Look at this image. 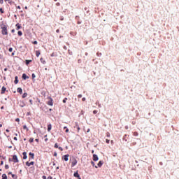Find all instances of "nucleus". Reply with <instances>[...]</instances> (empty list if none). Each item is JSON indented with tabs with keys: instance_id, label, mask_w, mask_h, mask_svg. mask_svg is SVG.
<instances>
[{
	"instance_id": "obj_1",
	"label": "nucleus",
	"mask_w": 179,
	"mask_h": 179,
	"mask_svg": "<svg viewBox=\"0 0 179 179\" xmlns=\"http://www.w3.org/2000/svg\"><path fill=\"white\" fill-rule=\"evenodd\" d=\"M1 29H2V31H1L2 34H3L5 36H7V34H8V29L6 28V26L2 27Z\"/></svg>"
},
{
	"instance_id": "obj_2",
	"label": "nucleus",
	"mask_w": 179,
	"mask_h": 179,
	"mask_svg": "<svg viewBox=\"0 0 179 179\" xmlns=\"http://www.w3.org/2000/svg\"><path fill=\"white\" fill-rule=\"evenodd\" d=\"M76 164H78V160H76V158H73L71 162V167H75Z\"/></svg>"
},
{
	"instance_id": "obj_3",
	"label": "nucleus",
	"mask_w": 179,
	"mask_h": 179,
	"mask_svg": "<svg viewBox=\"0 0 179 179\" xmlns=\"http://www.w3.org/2000/svg\"><path fill=\"white\" fill-rule=\"evenodd\" d=\"M13 160L14 163H19V159H17V155H13Z\"/></svg>"
},
{
	"instance_id": "obj_4",
	"label": "nucleus",
	"mask_w": 179,
	"mask_h": 179,
	"mask_svg": "<svg viewBox=\"0 0 179 179\" xmlns=\"http://www.w3.org/2000/svg\"><path fill=\"white\" fill-rule=\"evenodd\" d=\"M25 164L26 166H27V167H30V166H34V162H27Z\"/></svg>"
},
{
	"instance_id": "obj_5",
	"label": "nucleus",
	"mask_w": 179,
	"mask_h": 179,
	"mask_svg": "<svg viewBox=\"0 0 179 179\" xmlns=\"http://www.w3.org/2000/svg\"><path fill=\"white\" fill-rule=\"evenodd\" d=\"M73 176L76 177L78 179H82V178H80V175H79V173H78V171L74 173Z\"/></svg>"
},
{
	"instance_id": "obj_6",
	"label": "nucleus",
	"mask_w": 179,
	"mask_h": 179,
	"mask_svg": "<svg viewBox=\"0 0 179 179\" xmlns=\"http://www.w3.org/2000/svg\"><path fill=\"white\" fill-rule=\"evenodd\" d=\"M93 160L94 162H97V160H99V156H97V155L94 154L93 155Z\"/></svg>"
},
{
	"instance_id": "obj_7",
	"label": "nucleus",
	"mask_w": 179,
	"mask_h": 179,
	"mask_svg": "<svg viewBox=\"0 0 179 179\" xmlns=\"http://www.w3.org/2000/svg\"><path fill=\"white\" fill-rule=\"evenodd\" d=\"M69 155H66L63 157V159L65 162H68V160H69Z\"/></svg>"
},
{
	"instance_id": "obj_8",
	"label": "nucleus",
	"mask_w": 179,
	"mask_h": 179,
	"mask_svg": "<svg viewBox=\"0 0 179 179\" xmlns=\"http://www.w3.org/2000/svg\"><path fill=\"white\" fill-rule=\"evenodd\" d=\"M5 92H6V87H2L1 94H5Z\"/></svg>"
},
{
	"instance_id": "obj_9",
	"label": "nucleus",
	"mask_w": 179,
	"mask_h": 179,
	"mask_svg": "<svg viewBox=\"0 0 179 179\" xmlns=\"http://www.w3.org/2000/svg\"><path fill=\"white\" fill-rule=\"evenodd\" d=\"M22 156H23V159H24V160H26V159H27V152H24L22 153Z\"/></svg>"
},
{
	"instance_id": "obj_10",
	"label": "nucleus",
	"mask_w": 179,
	"mask_h": 179,
	"mask_svg": "<svg viewBox=\"0 0 179 179\" xmlns=\"http://www.w3.org/2000/svg\"><path fill=\"white\" fill-rule=\"evenodd\" d=\"M22 79H24V80H26V79H29V76H27L26 73H24L22 74Z\"/></svg>"
},
{
	"instance_id": "obj_11",
	"label": "nucleus",
	"mask_w": 179,
	"mask_h": 179,
	"mask_svg": "<svg viewBox=\"0 0 179 179\" xmlns=\"http://www.w3.org/2000/svg\"><path fill=\"white\" fill-rule=\"evenodd\" d=\"M14 83H15V85H17V83H19V80H18V77H17V76H15V77Z\"/></svg>"
},
{
	"instance_id": "obj_12",
	"label": "nucleus",
	"mask_w": 179,
	"mask_h": 179,
	"mask_svg": "<svg viewBox=\"0 0 179 179\" xmlns=\"http://www.w3.org/2000/svg\"><path fill=\"white\" fill-rule=\"evenodd\" d=\"M75 124V128H77L78 132H79V131H80V127H79V124H78V122H76Z\"/></svg>"
},
{
	"instance_id": "obj_13",
	"label": "nucleus",
	"mask_w": 179,
	"mask_h": 179,
	"mask_svg": "<svg viewBox=\"0 0 179 179\" xmlns=\"http://www.w3.org/2000/svg\"><path fill=\"white\" fill-rule=\"evenodd\" d=\"M17 93H20V94H22V93H23V90H22V88L18 87L17 90Z\"/></svg>"
},
{
	"instance_id": "obj_14",
	"label": "nucleus",
	"mask_w": 179,
	"mask_h": 179,
	"mask_svg": "<svg viewBox=\"0 0 179 179\" xmlns=\"http://www.w3.org/2000/svg\"><path fill=\"white\" fill-rule=\"evenodd\" d=\"M52 128V126L51 125V124H49L48 125V131L50 132L51 131Z\"/></svg>"
},
{
	"instance_id": "obj_15",
	"label": "nucleus",
	"mask_w": 179,
	"mask_h": 179,
	"mask_svg": "<svg viewBox=\"0 0 179 179\" xmlns=\"http://www.w3.org/2000/svg\"><path fill=\"white\" fill-rule=\"evenodd\" d=\"M26 106V103L23 101H20V107H24Z\"/></svg>"
},
{
	"instance_id": "obj_16",
	"label": "nucleus",
	"mask_w": 179,
	"mask_h": 179,
	"mask_svg": "<svg viewBox=\"0 0 179 179\" xmlns=\"http://www.w3.org/2000/svg\"><path fill=\"white\" fill-rule=\"evenodd\" d=\"M48 106H52L53 103H52V99L50 98V100L48 101Z\"/></svg>"
},
{
	"instance_id": "obj_17",
	"label": "nucleus",
	"mask_w": 179,
	"mask_h": 179,
	"mask_svg": "<svg viewBox=\"0 0 179 179\" xmlns=\"http://www.w3.org/2000/svg\"><path fill=\"white\" fill-rule=\"evenodd\" d=\"M17 30H19L20 29H22V26L19 24H16Z\"/></svg>"
},
{
	"instance_id": "obj_18",
	"label": "nucleus",
	"mask_w": 179,
	"mask_h": 179,
	"mask_svg": "<svg viewBox=\"0 0 179 179\" xmlns=\"http://www.w3.org/2000/svg\"><path fill=\"white\" fill-rule=\"evenodd\" d=\"M36 57H40V50H36Z\"/></svg>"
},
{
	"instance_id": "obj_19",
	"label": "nucleus",
	"mask_w": 179,
	"mask_h": 179,
	"mask_svg": "<svg viewBox=\"0 0 179 179\" xmlns=\"http://www.w3.org/2000/svg\"><path fill=\"white\" fill-rule=\"evenodd\" d=\"M101 166H103V162H102V161H100V162L98 163V167H101Z\"/></svg>"
},
{
	"instance_id": "obj_20",
	"label": "nucleus",
	"mask_w": 179,
	"mask_h": 179,
	"mask_svg": "<svg viewBox=\"0 0 179 179\" xmlns=\"http://www.w3.org/2000/svg\"><path fill=\"white\" fill-rule=\"evenodd\" d=\"M2 179H8V176H6V174L2 175Z\"/></svg>"
},
{
	"instance_id": "obj_21",
	"label": "nucleus",
	"mask_w": 179,
	"mask_h": 179,
	"mask_svg": "<svg viewBox=\"0 0 179 179\" xmlns=\"http://www.w3.org/2000/svg\"><path fill=\"white\" fill-rule=\"evenodd\" d=\"M29 156H31V159H34V153L29 152Z\"/></svg>"
},
{
	"instance_id": "obj_22",
	"label": "nucleus",
	"mask_w": 179,
	"mask_h": 179,
	"mask_svg": "<svg viewBox=\"0 0 179 179\" xmlns=\"http://www.w3.org/2000/svg\"><path fill=\"white\" fill-rule=\"evenodd\" d=\"M17 34H18V36H23V33L22 32V31H19L17 32Z\"/></svg>"
},
{
	"instance_id": "obj_23",
	"label": "nucleus",
	"mask_w": 179,
	"mask_h": 179,
	"mask_svg": "<svg viewBox=\"0 0 179 179\" xmlns=\"http://www.w3.org/2000/svg\"><path fill=\"white\" fill-rule=\"evenodd\" d=\"M25 97H27V93L26 92L22 94V99H25Z\"/></svg>"
},
{
	"instance_id": "obj_24",
	"label": "nucleus",
	"mask_w": 179,
	"mask_h": 179,
	"mask_svg": "<svg viewBox=\"0 0 179 179\" xmlns=\"http://www.w3.org/2000/svg\"><path fill=\"white\" fill-rule=\"evenodd\" d=\"M34 141V138H29V142H30V143H33Z\"/></svg>"
},
{
	"instance_id": "obj_25",
	"label": "nucleus",
	"mask_w": 179,
	"mask_h": 179,
	"mask_svg": "<svg viewBox=\"0 0 179 179\" xmlns=\"http://www.w3.org/2000/svg\"><path fill=\"white\" fill-rule=\"evenodd\" d=\"M41 62H42V64H45V61L43 59V57L41 58Z\"/></svg>"
},
{
	"instance_id": "obj_26",
	"label": "nucleus",
	"mask_w": 179,
	"mask_h": 179,
	"mask_svg": "<svg viewBox=\"0 0 179 179\" xmlns=\"http://www.w3.org/2000/svg\"><path fill=\"white\" fill-rule=\"evenodd\" d=\"M31 62V60H26V65H29Z\"/></svg>"
},
{
	"instance_id": "obj_27",
	"label": "nucleus",
	"mask_w": 179,
	"mask_h": 179,
	"mask_svg": "<svg viewBox=\"0 0 179 179\" xmlns=\"http://www.w3.org/2000/svg\"><path fill=\"white\" fill-rule=\"evenodd\" d=\"M23 129H27V131H29V129L27 128V126H26V125L23 126Z\"/></svg>"
},
{
	"instance_id": "obj_28",
	"label": "nucleus",
	"mask_w": 179,
	"mask_h": 179,
	"mask_svg": "<svg viewBox=\"0 0 179 179\" xmlns=\"http://www.w3.org/2000/svg\"><path fill=\"white\" fill-rule=\"evenodd\" d=\"M55 148H56V149H58V148H59V146H58V143H55Z\"/></svg>"
},
{
	"instance_id": "obj_29",
	"label": "nucleus",
	"mask_w": 179,
	"mask_h": 179,
	"mask_svg": "<svg viewBox=\"0 0 179 179\" xmlns=\"http://www.w3.org/2000/svg\"><path fill=\"white\" fill-rule=\"evenodd\" d=\"M66 100H68V98H64L63 99V103H66Z\"/></svg>"
},
{
	"instance_id": "obj_30",
	"label": "nucleus",
	"mask_w": 179,
	"mask_h": 179,
	"mask_svg": "<svg viewBox=\"0 0 179 179\" xmlns=\"http://www.w3.org/2000/svg\"><path fill=\"white\" fill-rule=\"evenodd\" d=\"M12 178H13V179H16V175H15V174H12Z\"/></svg>"
},
{
	"instance_id": "obj_31",
	"label": "nucleus",
	"mask_w": 179,
	"mask_h": 179,
	"mask_svg": "<svg viewBox=\"0 0 179 179\" xmlns=\"http://www.w3.org/2000/svg\"><path fill=\"white\" fill-rule=\"evenodd\" d=\"M8 51H9V52H12V51H13V48H10L8 49Z\"/></svg>"
},
{
	"instance_id": "obj_32",
	"label": "nucleus",
	"mask_w": 179,
	"mask_h": 179,
	"mask_svg": "<svg viewBox=\"0 0 179 179\" xmlns=\"http://www.w3.org/2000/svg\"><path fill=\"white\" fill-rule=\"evenodd\" d=\"M134 136H138V132L135 131V132L134 133Z\"/></svg>"
},
{
	"instance_id": "obj_33",
	"label": "nucleus",
	"mask_w": 179,
	"mask_h": 179,
	"mask_svg": "<svg viewBox=\"0 0 179 179\" xmlns=\"http://www.w3.org/2000/svg\"><path fill=\"white\" fill-rule=\"evenodd\" d=\"M31 76H32V79H34V78H36V74L35 73H32Z\"/></svg>"
},
{
	"instance_id": "obj_34",
	"label": "nucleus",
	"mask_w": 179,
	"mask_h": 179,
	"mask_svg": "<svg viewBox=\"0 0 179 179\" xmlns=\"http://www.w3.org/2000/svg\"><path fill=\"white\" fill-rule=\"evenodd\" d=\"M5 169L6 170H8V169H9V165H5Z\"/></svg>"
},
{
	"instance_id": "obj_35",
	"label": "nucleus",
	"mask_w": 179,
	"mask_h": 179,
	"mask_svg": "<svg viewBox=\"0 0 179 179\" xmlns=\"http://www.w3.org/2000/svg\"><path fill=\"white\" fill-rule=\"evenodd\" d=\"M59 150H61V152H62V150H64V149L62 147H58V148Z\"/></svg>"
},
{
	"instance_id": "obj_36",
	"label": "nucleus",
	"mask_w": 179,
	"mask_h": 179,
	"mask_svg": "<svg viewBox=\"0 0 179 179\" xmlns=\"http://www.w3.org/2000/svg\"><path fill=\"white\" fill-rule=\"evenodd\" d=\"M106 136H107L108 138H110V133L107 132V133H106Z\"/></svg>"
},
{
	"instance_id": "obj_37",
	"label": "nucleus",
	"mask_w": 179,
	"mask_h": 179,
	"mask_svg": "<svg viewBox=\"0 0 179 179\" xmlns=\"http://www.w3.org/2000/svg\"><path fill=\"white\" fill-rule=\"evenodd\" d=\"M78 99H82V94H78Z\"/></svg>"
},
{
	"instance_id": "obj_38",
	"label": "nucleus",
	"mask_w": 179,
	"mask_h": 179,
	"mask_svg": "<svg viewBox=\"0 0 179 179\" xmlns=\"http://www.w3.org/2000/svg\"><path fill=\"white\" fill-rule=\"evenodd\" d=\"M15 121H16V122H19V121H20V119L16 118V119H15Z\"/></svg>"
},
{
	"instance_id": "obj_39",
	"label": "nucleus",
	"mask_w": 179,
	"mask_h": 179,
	"mask_svg": "<svg viewBox=\"0 0 179 179\" xmlns=\"http://www.w3.org/2000/svg\"><path fill=\"white\" fill-rule=\"evenodd\" d=\"M106 143H110V140L109 139H106Z\"/></svg>"
},
{
	"instance_id": "obj_40",
	"label": "nucleus",
	"mask_w": 179,
	"mask_h": 179,
	"mask_svg": "<svg viewBox=\"0 0 179 179\" xmlns=\"http://www.w3.org/2000/svg\"><path fill=\"white\" fill-rule=\"evenodd\" d=\"M5 2H8V3H10V0H4Z\"/></svg>"
},
{
	"instance_id": "obj_41",
	"label": "nucleus",
	"mask_w": 179,
	"mask_h": 179,
	"mask_svg": "<svg viewBox=\"0 0 179 179\" xmlns=\"http://www.w3.org/2000/svg\"><path fill=\"white\" fill-rule=\"evenodd\" d=\"M1 13H3V10L2 8H0Z\"/></svg>"
},
{
	"instance_id": "obj_42",
	"label": "nucleus",
	"mask_w": 179,
	"mask_h": 179,
	"mask_svg": "<svg viewBox=\"0 0 179 179\" xmlns=\"http://www.w3.org/2000/svg\"><path fill=\"white\" fill-rule=\"evenodd\" d=\"M93 114H97V110H94V111H93Z\"/></svg>"
},
{
	"instance_id": "obj_43",
	"label": "nucleus",
	"mask_w": 179,
	"mask_h": 179,
	"mask_svg": "<svg viewBox=\"0 0 179 179\" xmlns=\"http://www.w3.org/2000/svg\"><path fill=\"white\" fill-rule=\"evenodd\" d=\"M29 103H30V104H33V100L30 99Z\"/></svg>"
},
{
	"instance_id": "obj_44",
	"label": "nucleus",
	"mask_w": 179,
	"mask_h": 179,
	"mask_svg": "<svg viewBox=\"0 0 179 179\" xmlns=\"http://www.w3.org/2000/svg\"><path fill=\"white\" fill-rule=\"evenodd\" d=\"M42 178H43V179H47V176H43L42 177Z\"/></svg>"
},
{
	"instance_id": "obj_45",
	"label": "nucleus",
	"mask_w": 179,
	"mask_h": 179,
	"mask_svg": "<svg viewBox=\"0 0 179 179\" xmlns=\"http://www.w3.org/2000/svg\"><path fill=\"white\" fill-rule=\"evenodd\" d=\"M82 100H83V101H86V98L83 97V98L82 99Z\"/></svg>"
},
{
	"instance_id": "obj_46",
	"label": "nucleus",
	"mask_w": 179,
	"mask_h": 179,
	"mask_svg": "<svg viewBox=\"0 0 179 179\" xmlns=\"http://www.w3.org/2000/svg\"><path fill=\"white\" fill-rule=\"evenodd\" d=\"M65 132H66V133L69 132V129H66V131H65Z\"/></svg>"
},
{
	"instance_id": "obj_47",
	"label": "nucleus",
	"mask_w": 179,
	"mask_h": 179,
	"mask_svg": "<svg viewBox=\"0 0 179 179\" xmlns=\"http://www.w3.org/2000/svg\"><path fill=\"white\" fill-rule=\"evenodd\" d=\"M47 179H52V177L48 176Z\"/></svg>"
},
{
	"instance_id": "obj_48",
	"label": "nucleus",
	"mask_w": 179,
	"mask_h": 179,
	"mask_svg": "<svg viewBox=\"0 0 179 179\" xmlns=\"http://www.w3.org/2000/svg\"><path fill=\"white\" fill-rule=\"evenodd\" d=\"M33 44H37V41H34Z\"/></svg>"
},
{
	"instance_id": "obj_49",
	"label": "nucleus",
	"mask_w": 179,
	"mask_h": 179,
	"mask_svg": "<svg viewBox=\"0 0 179 179\" xmlns=\"http://www.w3.org/2000/svg\"><path fill=\"white\" fill-rule=\"evenodd\" d=\"M91 164H92V166H94V162L93 161L91 162Z\"/></svg>"
},
{
	"instance_id": "obj_50",
	"label": "nucleus",
	"mask_w": 179,
	"mask_h": 179,
	"mask_svg": "<svg viewBox=\"0 0 179 179\" xmlns=\"http://www.w3.org/2000/svg\"><path fill=\"white\" fill-rule=\"evenodd\" d=\"M0 3H3V0H0Z\"/></svg>"
},
{
	"instance_id": "obj_51",
	"label": "nucleus",
	"mask_w": 179,
	"mask_h": 179,
	"mask_svg": "<svg viewBox=\"0 0 179 179\" xmlns=\"http://www.w3.org/2000/svg\"><path fill=\"white\" fill-rule=\"evenodd\" d=\"M14 141H17V137H14Z\"/></svg>"
},
{
	"instance_id": "obj_52",
	"label": "nucleus",
	"mask_w": 179,
	"mask_h": 179,
	"mask_svg": "<svg viewBox=\"0 0 179 179\" xmlns=\"http://www.w3.org/2000/svg\"><path fill=\"white\" fill-rule=\"evenodd\" d=\"M48 138H45V142H48Z\"/></svg>"
},
{
	"instance_id": "obj_53",
	"label": "nucleus",
	"mask_w": 179,
	"mask_h": 179,
	"mask_svg": "<svg viewBox=\"0 0 179 179\" xmlns=\"http://www.w3.org/2000/svg\"><path fill=\"white\" fill-rule=\"evenodd\" d=\"M56 33H59V29H57Z\"/></svg>"
},
{
	"instance_id": "obj_54",
	"label": "nucleus",
	"mask_w": 179,
	"mask_h": 179,
	"mask_svg": "<svg viewBox=\"0 0 179 179\" xmlns=\"http://www.w3.org/2000/svg\"><path fill=\"white\" fill-rule=\"evenodd\" d=\"M11 33H15V29H12Z\"/></svg>"
},
{
	"instance_id": "obj_55",
	"label": "nucleus",
	"mask_w": 179,
	"mask_h": 179,
	"mask_svg": "<svg viewBox=\"0 0 179 179\" xmlns=\"http://www.w3.org/2000/svg\"><path fill=\"white\" fill-rule=\"evenodd\" d=\"M57 6H59V3H56Z\"/></svg>"
},
{
	"instance_id": "obj_56",
	"label": "nucleus",
	"mask_w": 179,
	"mask_h": 179,
	"mask_svg": "<svg viewBox=\"0 0 179 179\" xmlns=\"http://www.w3.org/2000/svg\"><path fill=\"white\" fill-rule=\"evenodd\" d=\"M8 149H12V145L8 146Z\"/></svg>"
},
{
	"instance_id": "obj_57",
	"label": "nucleus",
	"mask_w": 179,
	"mask_h": 179,
	"mask_svg": "<svg viewBox=\"0 0 179 179\" xmlns=\"http://www.w3.org/2000/svg\"><path fill=\"white\" fill-rule=\"evenodd\" d=\"M87 132H90V129H88Z\"/></svg>"
},
{
	"instance_id": "obj_58",
	"label": "nucleus",
	"mask_w": 179,
	"mask_h": 179,
	"mask_svg": "<svg viewBox=\"0 0 179 179\" xmlns=\"http://www.w3.org/2000/svg\"><path fill=\"white\" fill-rule=\"evenodd\" d=\"M6 132H9V129H6Z\"/></svg>"
},
{
	"instance_id": "obj_59",
	"label": "nucleus",
	"mask_w": 179,
	"mask_h": 179,
	"mask_svg": "<svg viewBox=\"0 0 179 179\" xmlns=\"http://www.w3.org/2000/svg\"><path fill=\"white\" fill-rule=\"evenodd\" d=\"M35 141L36 142H38V138H36Z\"/></svg>"
},
{
	"instance_id": "obj_60",
	"label": "nucleus",
	"mask_w": 179,
	"mask_h": 179,
	"mask_svg": "<svg viewBox=\"0 0 179 179\" xmlns=\"http://www.w3.org/2000/svg\"><path fill=\"white\" fill-rule=\"evenodd\" d=\"M54 156H57V152H55V153H54Z\"/></svg>"
},
{
	"instance_id": "obj_61",
	"label": "nucleus",
	"mask_w": 179,
	"mask_h": 179,
	"mask_svg": "<svg viewBox=\"0 0 179 179\" xmlns=\"http://www.w3.org/2000/svg\"><path fill=\"white\" fill-rule=\"evenodd\" d=\"M4 71H8V69H4Z\"/></svg>"
},
{
	"instance_id": "obj_62",
	"label": "nucleus",
	"mask_w": 179,
	"mask_h": 179,
	"mask_svg": "<svg viewBox=\"0 0 179 179\" xmlns=\"http://www.w3.org/2000/svg\"><path fill=\"white\" fill-rule=\"evenodd\" d=\"M68 129L66 127H64V129Z\"/></svg>"
},
{
	"instance_id": "obj_63",
	"label": "nucleus",
	"mask_w": 179,
	"mask_h": 179,
	"mask_svg": "<svg viewBox=\"0 0 179 179\" xmlns=\"http://www.w3.org/2000/svg\"><path fill=\"white\" fill-rule=\"evenodd\" d=\"M17 8H18V9H20V6H17Z\"/></svg>"
},
{
	"instance_id": "obj_64",
	"label": "nucleus",
	"mask_w": 179,
	"mask_h": 179,
	"mask_svg": "<svg viewBox=\"0 0 179 179\" xmlns=\"http://www.w3.org/2000/svg\"><path fill=\"white\" fill-rule=\"evenodd\" d=\"M8 174H12V172H9Z\"/></svg>"
}]
</instances>
